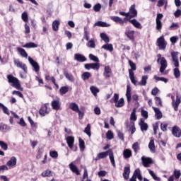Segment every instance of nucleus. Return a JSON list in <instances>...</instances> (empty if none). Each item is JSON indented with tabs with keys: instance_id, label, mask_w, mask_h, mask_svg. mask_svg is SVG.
<instances>
[{
	"instance_id": "obj_1",
	"label": "nucleus",
	"mask_w": 181,
	"mask_h": 181,
	"mask_svg": "<svg viewBox=\"0 0 181 181\" xmlns=\"http://www.w3.org/2000/svg\"><path fill=\"white\" fill-rule=\"evenodd\" d=\"M157 57V63L160 64V73H164L165 70L168 68V61L160 54H158Z\"/></svg>"
},
{
	"instance_id": "obj_2",
	"label": "nucleus",
	"mask_w": 181,
	"mask_h": 181,
	"mask_svg": "<svg viewBox=\"0 0 181 181\" xmlns=\"http://www.w3.org/2000/svg\"><path fill=\"white\" fill-rule=\"evenodd\" d=\"M8 82L11 83L12 87H14L17 90H22L21 86V82L18 78L13 76V75H7Z\"/></svg>"
},
{
	"instance_id": "obj_3",
	"label": "nucleus",
	"mask_w": 181,
	"mask_h": 181,
	"mask_svg": "<svg viewBox=\"0 0 181 181\" xmlns=\"http://www.w3.org/2000/svg\"><path fill=\"white\" fill-rule=\"evenodd\" d=\"M111 103H115V105L117 108H121V107H124L125 103L124 101V98H121L119 99V95L117 93H115L113 98L110 100Z\"/></svg>"
},
{
	"instance_id": "obj_4",
	"label": "nucleus",
	"mask_w": 181,
	"mask_h": 181,
	"mask_svg": "<svg viewBox=\"0 0 181 181\" xmlns=\"http://www.w3.org/2000/svg\"><path fill=\"white\" fill-rule=\"evenodd\" d=\"M156 46H158L159 50L166 49V46H168V42H166L163 35L160 36L157 39Z\"/></svg>"
},
{
	"instance_id": "obj_5",
	"label": "nucleus",
	"mask_w": 181,
	"mask_h": 181,
	"mask_svg": "<svg viewBox=\"0 0 181 181\" xmlns=\"http://www.w3.org/2000/svg\"><path fill=\"white\" fill-rule=\"evenodd\" d=\"M171 98L173 100L172 101V106L173 107L175 111H178L179 110V105L181 103V98L178 94L176 95V100H175V96L172 95Z\"/></svg>"
},
{
	"instance_id": "obj_6",
	"label": "nucleus",
	"mask_w": 181,
	"mask_h": 181,
	"mask_svg": "<svg viewBox=\"0 0 181 181\" xmlns=\"http://www.w3.org/2000/svg\"><path fill=\"white\" fill-rule=\"evenodd\" d=\"M14 64L18 69H21L22 70H23L24 73H28V66H26V64L21 62L19 59H15Z\"/></svg>"
},
{
	"instance_id": "obj_7",
	"label": "nucleus",
	"mask_w": 181,
	"mask_h": 181,
	"mask_svg": "<svg viewBox=\"0 0 181 181\" xmlns=\"http://www.w3.org/2000/svg\"><path fill=\"white\" fill-rule=\"evenodd\" d=\"M141 162L144 168H149L152 163H153V160L149 157L142 156Z\"/></svg>"
},
{
	"instance_id": "obj_8",
	"label": "nucleus",
	"mask_w": 181,
	"mask_h": 181,
	"mask_svg": "<svg viewBox=\"0 0 181 181\" xmlns=\"http://www.w3.org/2000/svg\"><path fill=\"white\" fill-rule=\"evenodd\" d=\"M171 57L173 62H174L175 67H179V52H171Z\"/></svg>"
},
{
	"instance_id": "obj_9",
	"label": "nucleus",
	"mask_w": 181,
	"mask_h": 181,
	"mask_svg": "<svg viewBox=\"0 0 181 181\" xmlns=\"http://www.w3.org/2000/svg\"><path fill=\"white\" fill-rule=\"evenodd\" d=\"M51 105L52 109L55 110V111H59V110H62V103L59 99L53 100L51 103Z\"/></svg>"
},
{
	"instance_id": "obj_10",
	"label": "nucleus",
	"mask_w": 181,
	"mask_h": 181,
	"mask_svg": "<svg viewBox=\"0 0 181 181\" xmlns=\"http://www.w3.org/2000/svg\"><path fill=\"white\" fill-rule=\"evenodd\" d=\"M28 62H29L30 64H31V66L33 67L34 71L37 73L39 71V70H40V66H39V64H37V62H36L35 60H33V59H32V57H28Z\"/></svg>"
},
{
	"instance_id": "obj_11",
	"label": "nucleus",
	"mask_w": 181,
	"mask_h": 181,
	"mask_svg": "<svg viewBox=\"0 0 181 181\" xmlns=\"http://www.w3.org/2000/svg\"><path fill=\"white\" fill-rule=\"evenodd\" d=\"M124 35L127 36V37H128V39H129L130 40H134V35H135V31L130 30L129 27H127L126 28V30L124 33Z\"/></svg>"
},
{
	"instance_id": "obj_12",
	"label": "nucleus",
	"mask_w": 181,
	"mask_h": 181,
	"mask_svg": "<svg viewBox=\"0 0 181 181\" xmlns=\"http://www.w3.org/2000/svg\"><path fill=\"white\" fill-rule=\"evenodd\" d=\"M128 13H129V19H132V18H136V16L138 15V11H136V9H135L134 4L131 6Z\"/></svg>"
},
{
	"instance_id": "obj_13",
	"label": "nucleus",
	"mask_w": 181,
	"mask_h": 181,
	"mask_svg": "<svg viewBox=\"0 0 181 181\" xmlns=\"http://www.w3.org/2000/svg\"><path fill=\"white\" fill-rule=\"evenodd\" d=\"M85 69L86 70H90V69L93 70H100V64L98 63L86 64H85Z\"/></svg>"
},
{
	"instance_id": "obj_14",
	"label": "nucleus",
	"mask_w": 181,
	"mask_h": 181,
	"mask_svg": "<svg viewBox=\"0 0 181 181\" xmlns=\"http://www.w3.org/2000/svg\"><path fill=\"white\" fill-rule=\"evenodd\" d=\"M172 134L176 138H180L181 136V129L177 126H175L173 127Z\"/></svg>"
},
{
	"instance_id": "obj_15",
	"label": "nucleus",
	"mask_w": 181,
	"mask_h": 181,
	"mask_svg": "<svg viewBox=\"0 0 181 181\" xmlns=\"http://www.w3.org/2000/svg\"><path fill=\"white\" fill-rule=\"evenodd\" d=\"M50 112V109L47 107V105H44L41 107L40 110V114L45 117V115H47L49 112Z\"/></svg>"
},
{
	"instance_id": "obj_16",
	"label": "nucleus",
	"mask_w": 181,
	"mask_h": 181,
	"mask_svg": "<svg viewBox=\"0 0 181 181\" xmlns=\"http://www.w3.org/2000/svg\"><path fill=\"white\" fill-rule=\"evenodd\" d=\"M66 141L69 148L73 149V146H74V137L69 136L66 138Z\"/></svg>"
},
{
	"instance_id": "obj_17",
	"label": "nucleus",
	"mask_w": 181,
	"mask_h": 181,
	"mask_svg": "<svg viewBox=\"0 0 181 181\" xmlns=\"http://www.w3.org/2000/svg\"><path fill=\"white\" fill-rule=\"evenodd\" d=\"M16 162H18L16 157L12 156L10 160L6 163V165L10 168H14V166H16Z\"/></svg>"
},
{
	"instance_id": "obj_18",
	"label": "nucleus",
	"mask_w": 181,
	"mask_h": 181,
	"mask_svg": "<svg viewBox=\"0 0 181 181\" xmlns=\"http://www.w3.org/2000/svg\"><path fill=\"white\" fill-rule=\"evenodd\" d=\"M74 60H76V62H80L81 63H83L87 60L86 57L81 54H74Z\"/></svg>"
},
{
	"instance_id": "obj_19",
	"label": "nucleus",
	"mask_w": 181,
	"mask_h": 181,
	"mask_svg": "<svg viewBox=\"0 0 181 181\" xmlns=\"http://www.w3.org/2000/svg\"><path fill=\"white\" fill-rule=\"evenodd\" d=\"M129 173H131V168H129V166L124 167L123 173L124 179L128 180L129 179Z\"/></svg>"
},
{
	"instance_id": "obj_20",
	"label": "nucleus",
	"mask_w": 181,
	"mask_h": 181,
	"mask_svg": "<svg viewBox=\"0 0 181 181\" xmlns=\"http://www.w3.org/2000/svg\"><path fill=\"white\" fill-rule=\"evenodd\" d=\"M139 125H140V128L142 132H144V131H148V124L145 122L144 119H140Z\"/></svg>"
},
{
	"instance_id": "obj_21",
	"label": "nucleus",
	"mask_w": 181,
	"mask_h": 181,
	"mask_svg": "<svg viewBox=\"0 0 181 181\" xmlns=\"http://www.w3.org/2000/svg\"><path fill=\"white\" fill-rule=\"evenodd\" d=\"M132 88L129 85L127 86V92H126V97L127 98V103H131V100H132V95L131 93Z\"/></svg>"
},
{
	"instance_id": "obj_22",
	"label": "nucleus",
	"mask_w": 181,
	"mask_h": 181,
	"mask_svg": "<svg viewBox=\"0 0 181 181\" xmlns=\"http://www.w3.org/2000/svg\"><path fill=\"white\" fill-rule=\"evenodd\" d=\"M107 155H110V150L105 152L99 153L95 158V160H100V159H104V158H107Z\"/></svg>"
},
{
	"instance_id": "obj_23",
	"label": "nucleus",
	"mask_w": 181,
	"mask_h": 181,
	"mask_svg": "<svg viewBox=\"0 0 181 181\" xmlns=\"http://www.w3.org/2000/svg\"><path fill=\"white\" fill-rule=\"evenodd\" d=\"M123 156L125 159H129L132 156V151L129 148H126L123 151Z\"/></svg>"
},
{
	"instance_id": "obj_24",
	"label": "nucleus",
	"mask_w": 181,
	"mask_h": 181,
	"mask_svg": "<svg viewBox=\"0 0 181 181\" xmlns=\"http://www.w3.org/2000/svg\"><path fill=\"white\" fill-rule=\"evenodd\" d=\"M83 38L86 39V40H90V30L88 26L83 27Z\"/></svg>"
},
{
	"instance_id": "obj_25",
	"label": "nucleus",
	"mask_w": 181,
	"mask_h": 181,
	"mask_svg": "<svg viewBox=\"0 0 181 181\" xmlns=\"http://www.w3.org/2000/svg\"><path fill=\"white\" fill-rule=\"evenodd\" d=\"M94 28H95V26H99L100 28H110V26H111V24H108L104 21H98L94 24Z\"/></svg>"
},
{
	"instance_id": "obj_26",
	"label": "nucleus",
	"mask_w": 181,
	"mask_h": 181,
	"mask_svg": "<svg viewBox=\"0 0 181 181\" xmlns=\"http://www.w3.org/2000/svg\"><path fill=\"white\" fill-rule=\"evenodd\" d=\"M69 168L74 173H76V175H80V171L78 170V168L76 165H74L73 163H71L69 165Z\"/></svg>"
},
{
	"instance_id": "obj_27",
	"label": "nucleus",
	"mask_w": 181,
	"mask_h": 181,
	"mask_svg": "<svg viewBox=\"0 0 181 181\" xmlns=\"http://www.w3.org/2000/svg\"><path fill=\"white\" fill-rule=\"evenodd\" d=\"M129 23L136 29H142V25L136 19L129 20Z\"/></svg>"
},
{
	"instance_id": "obj_28",
	"label": "nucleus",
	"mask_w": 181,
	"mask_h": 181,
	"mask_svg": "<svg viewBox=\"0 0 181 181\" xmlns=\"http://www.w3.org/2000/svg\"><path fill=\"white\" fill-rule=\"evenodd\" d=\"M103 76H105L106 78L111 77V68L110 66H105Z\"/></svg>"
},
{
	"instance_id": "obj_29",
	"label": "nucleus",
	"mask_w": 181,
	"mask_h": 181,
	"mask_svg": "<svg viewBox=\"0 0 181 181\" xmlns=\"http://www.w3.org/2000/svg\"><path fill=\"white\" fill-rule=\"evenodd\" d=\"M133 176L136 179L140 180V181H142V175H141V170H139V168H137L134 170V174H133Z\"/></svg>"
},
{
	"instance_id": "obj_30",
	"label": "nucleus",
	"mask_w": 181,
	"mask_h": 181,
	"mask_svg": "<svg viewBox=\"0 0 181 181\" xmlns=\"http://www.w3.org/2000/svg\"><path fill=\"white\" fill-rule=\"evenodd\" d=\"M109 158L113 168H115L116 165H115V159L114 158V153L111 149L109 150Z\"/></svg>"
},
{
	"instance_id": "obj_31",
	"label": "nucleus",
	"mask_w": 181,
	"mask_h": 181,
	"mask_svg": "<svg viewBox=\"0 0 181 181\" xmlns=\"http://www.w3.org/2000/svg\"><path fill=\"white\" fill-rule=\"evenodd\" d=\"M110 19L113 21V22H115L116 23L124 25V20L118 16H111Z\"/></svg>"
},
{
	"instance_id": "obj_32",
	"label": "nucleus",
	"mask_w": 181,
	"mask_h": 181,
	"mask_svg": "<svg viewBox=\"0 0 181 181\" xmlns=\"http://www.w3.org/2000/svg\"><path fill=\"white\" fill-rule=\"evenodd\" d=\"M153 111L155 112L156 119H160V118H162V112H160V110L155 107H153Z\"/></svg>"
},
{
	"instance_id": "obj_33",
	"label": "nucleus",
	"mask_w": 181,
	"mask_h": 181,
	"mask_svg": "<svg viewBox=\"0 0 181 181\" xmlns=\"http://www.w3.org/2000/svg\"><path fill=\"white\" fill-rule=\"evenodd\" d=\"M132 148L134 152V153H138V151L141 150V146L139 142H135L134 144H132Z\"/></svg>"
},
{
	"instance_id": "obj_34",
	"label": "nucleus",
	"mask_w": 181,
	"mask_h": 181,
	"mask_svg": "<svg viewBox=\"0 0 181 181\" xmlns=\"http://www.w3.org/2000/svg\"><path fill=\"white\" fill-rule=\"evenodd\" d=\"M8 131H11V127L7 124L0 123V132H6Z\"/></svg>"
},
{
	"instance_id": "obj_35",
	"label": "nucleus",
	"mask_w": 181,
	"mask_h": 181,
	"mask_svg": "<svg viewBox=\"0 0 181 181\" xmlns=\"http://www.w3.org/2000/svg\"><path fill=\"white\" fill-rule=\"evenodd\" d=\"M23 47H25V49H35L37 47V45L35 44V42H28L23 45Z\"/></svg>"
},
{
	"instance_id": "obj_36",
	"label": "nucleus",
	"mask_w": 181,
	"mask_h": 181,
	"mask_svg": "<svg viewBox=\"0 0 181 181\" xmlns=\"http://www.w3.org/2000/svg\"><path fill=\"white\" fill-rule=\"evenodd\" d=\"M148 171L149 175L153 179V180H155V181H162V179H160V177L156 176V175H155V173L153 171H152L151 169H148Z\"/></svg>"
},
{
	"instance_id": "obj_37",
	"label": "nucleus",
	"mask_w": 181,
	"mask_h": 181,
	"mask_svg": "<svg viewBox=\"0 0 181 181\" xmlns=\"http://www.w3.org/2000/svg\"><path fill=\"white\" fill-rule=\"evenodd\" d=\"M69 108H70V110H72V111H74L75 112H78V110H80L78 108V105H77L76 103H70Z\"/></svg>"
},
{
	"instance_id": "obj_38",
	"label": "nucleus",
	"mask_w": 181,
	"mask_h": 181,
	"mask_svg": "<svg viewBox=\"0 0 181 181\" xmlns=\"http://www.w3.org/2000/svg\"><path fill=\"white\" fill-rule=\"evenodd\" d=\"M41 176H42V177H50V176H53V172L49 170H47L42 173Z\"/></svg>"
},
{
	"instance_id": "obj_39",
	"label": "nucleus",
	"mask_w": 181,
	"mask_h": 181,
	"mask_svg": "<svg viewBox=\"0 0 181 181\" xmlns=\"http://www.w3.org/2000/svg\"><path fill=\"white\" fill-rule=\"evenodd\" d=\"M64 74L67 80H69V81H71V83H73L74 81V76H73V74H69L67 71H65Z\"/></svg>"
},
{
	"instance_id": "obj_40",
	"label": "nucleus",
	"mask_w": 181,
	"mask_h": 181,
	"mask_svg": "<svg viewBox=\"0 0 181 181\" xmlns=\"http://www.w3.org/2000/svg\"><path fill=\"white\" fill-rule=\"evenodd\" d=\"M148 81V76L145 75L141 77V80L138 83L139 86H146Z\"/></svg>"
},
{
	"instance_id": "obj_41",
	"label": "nucleus",
	"mask_w": 181,
	"mask_h": 181,
	"mask_svg": "<svg viewBox=\"0 0 181 181\" xmlns=\"http://www.w3.org/2000/svg\"><path fill=\"white\" fill-rule=\"evenodd\" d=\"M0 108L2 110L3 112L6 115H10L9 109L6 106H5L3 103H0Z\"/></svg>"
},
{
	"instance_id": "obj_42",
	"label": "nucleus",
	"mask_w": 181,
	"mask_h": 181,
	"mask_svg": "<svg viewBox=\"0 0 181 181\" xmlns=\"http://www.w3.org/2000/svg\"><path fill=\"white\" fill-rule=\"evenodd\" d=\"M17 50H18V53H20L21 56H22V57H25V58L28 57V53L26 52L25 49L18 47Z\"/></svg>"
},
{
	"instance_id": "obj_43",
	"label": "nucleus",
	"mask_w": 181,
	"mask_h": 181,
	"mask_svg": "<svg viewBox=\"0 0 181 181\" xmlns=\"http://www.w3.org/2000/svg\"><path fill=\"white\" fill-rule=\"evenodd\" d=\"M90 90L94 97H97V93H100V89L95 86H90Z\"/></svg>"
},
{
	"instance_id": "obj_44",
	"label": "nucleus",
	"mask_w": 181,
	"mask_h": 181,
	"mask_svg": "<svg viewBox=\"0 0 181 181\" xmlns=\"http://www.w3.org/2000/svg\"><path fill=\"white\" fill-rule=\"evenodd\" d=\"M86 46L90 47V49H95V41L94 40H88Z\"/></svg>"
},
{
	"instance_id": "obj_45",
	"label": "nucleus",
	"mask_w": 181,
	"mask_h": 181,
	"mask_svg": "<svg viewBox=\"0 0 181 181\" xmlns=\"http://www.w3.org/2000/svg\"><path fill=\"white\" fill-rule=\"evenodd\" d=\"M59 25H60V22L59 21H54L52 23V30H54V32H57V30H59Z\"/></svg>"
},
{
	"instance_id": "obj_46",
	"label": "nucleus",
	"mask_w": 181,
	"mask_h": 181,
	"mask_svg": "<svg viewBox=\"0 0 181 181\" xmlns=\"http://www.w3.org/2000/svg\"><path fill=\"white\" fill-rule=\"evenodd\" d=\"M21 19L23 21V22H25V23L29 22V16L28 15V12L24 11L21 14Z\"/></svg>"
},
{
	"instance_id": "obj_47",
	"label": "nucleus",
	"mask_w": 181,
	"mask_h": 181,
	"mask_svg": "<svg viewBox=\"0 0 181 181\" xmlns=\"http://www.w3.org/2000/svg\"><path fill=\"white\" fill-rule=\"evenodd\" d=\"M102 49H105V50H108L109 52H112L114 48L111 44H106L102 47Z\"/></svg>"
},
{
	"instance_id": "obj_48",
	"label": "nucleus",
	"mask_w": 181,
	"mask_h": 181,
	"mask_svg": "<svg viewBox=\"0 0 181 181\" xmlns=\"http://www.w3.org/2000/svg\"><path fill=\"white\" fill-rule=\"evenodd\" d=\"M100 37L104 40V42H105V43H108V42H110V37H108V35L104 33H100Z\"/></svg>"
},
{
	"instance_id": "obj_49",
	"label": "nucleus",
	"mask_w": 181,
	"mask_h": 181,
	"mask_svg": "<svg viewBox=\"0 0 181 181\" xmlns=\"http://www.w3.org/2000/svg\"><path fill=\"white\" fill-rule=\"evenodd\" d=\"M148 148L151 152H155V141L153 140H151L148 144Z\"/></svg>"
},
{
	"instance_id": "obj_50",
	"label": "nucleus",
	"mask_w": 181,
	"mask_h": 181,
	"mask_svg": "<svg viewBox=\"0 0 181 181\" xmlns=\"http://www.w3.org/2000/svg\"><path fill=\"white\" fill-rule=\"evenodd\" d=\"M49 156H51L53 159H57L59 158V153L56 151H50Z\"/></svg>"
},
{
	"instance_id": "obj_51",
	"label": "nucleus",
	"mask_w": 181,
	"mask_h": 181,
	"mask_svg": "<svg viewBox=\"0 0 181 181\" xmlns=\"http://www.w3.org/2000/svg\"><path fill=\"white\" fill-rule=\"evenodd\" d=\"M67 91H69V87H67V86H62L59 89V93H60L61 95H64V94H66V93H67Z\"/></svg>"
},
{
	"instance_id": "obj_52",
	"label": "nucleus",
	"mask_w": 181,
	"mask_h": 181,
	"mask_svg": "<svg viewBox=\"0 0 181 181\" xmlns=\"http://www.w3.org/2000/svg\"><path fill=\"white\" fill-rule=\"evenodd\" d=\"M91 77V74L90 72H84L82 74V79L86 81V80H88Z\"/></svg>"
},
{
	"instance_id": "obj_53",
	"label": "nucleus",
	"mask_w": 181,
	"mask_h": 181,
	"mask_svg": "<svg viewBox=\"0 0 181 181\" xmlns=\"http://www.w3.org/2000/svg\"><path fill=\"white\" fill-rule=\"evenodd\" d=\"M106 138L109 140L114 139V133L112 132V131H107V132L106 133Z\"/></svg>"
},
{
	"instance_id": "obj_54",
	"label": "nucleus",
	"mask_w": 181,
	"mask_h": 181,
	"mask_svg": "<svg viewBox=\"0 0 181 181\" xmlns=\"http://www.w3.org/2000/svg\"><path fill=\"white\" fill-rule=\"evenodd\" d=\"M91 127L90 126V124H88L87 125V127H86L84 132L85 134H88V136H89V138L91 136Z\"/></svg>"
},
{
	"instance_id": "obj_55",
	"label": "nucleus",
	"mask_w": 181,
	"mask_h": 181,
	"mask_svg": "<svg viewBox=\"0 0 181 181\" xmlns=\"http://www.w3.org/2000/svg\"><path fill=\"white\" fill-rule=\"evenodd\" d=\"M79 148L81 152H83L86 148L85 143L81 138L79 139Z\"/></svg>"
},
{
	"instance_id": "obj_56",
	"label": "nucleus",
	"mask_w": 181,
	"mask_h": 181,
	"mask_svg": "<svg viewBox=\"0 0 181 181\" xmlns=\"http://www.w3.org/2000/svg\"><path fill=\"white\" fill-rule=\"evenodd\" d=\"M0 147L4 151H8V144L3 141H0Z\"/></svg>"
},
{
	"instance_id": "obj_57",
	"label": "nucleus",
	"mask_w": 181,
	"mask_h": 181,
	"mask_svg": "<svg viewBox=\"0 0 181 181\" xmlns=\"http://www.w3.org/2000/svg\"><path fill=\"white\" fill-rule=\"evenodd\" d=\"M174 76L175 78H179L180 77V71L179 70V68L176 67L174 69Z\"/></svg>"
},
{
	"instance_id": "obj_58",
	"label": "nucleus",
	"mask_w": 181,
	"mask_h": 181,
	"mask_svg": "<svg viewBox=\"0 0 181 181\" xmlns=\"http://www.w3.org/2000/svg\"><path fill=\"white\" fill-rule=\"evenodd\" d=\"M129 131H131L132 135H133V134H135V131H136V129L135 128V124L134 122L130 123Z\"/></svg>"
},
{
	"instance_id": "obj_59",
	"label": "nucleus",
	"mask_w": 181,
	"mask_h": 181,
	"mask_svg": "<svg viewBox=\"0 0 181 181\" xmlns=\"http://www.w3.org/2000/svg\"><path fill=\"white\" fill-rule=\"evenodd\" d=\"M89 59L90 60H93V62H95L96 63H98V62H100V60L98 59V57H97L95 55L93 54H89Z\"/></svg>"
},
{
	"instance_id": "obj_60",
	"label": "nucleus",
	"mask_w": 181,
	"mask_h": 181,
	"mask_svg": "<svg viewBox=\"0 0 181 181\" xmlns=\"http://www.w3.org/2000/svg\"><path fill=\"white\" fill-rule=\"evenodd\" d=\"M156 28L157 30H160L162 29V21H156Z\"/></svg>"
},
{
	"instance_id": "obj_61",
	"label": "nucleus",
	"mask_w": 181,
	"mask_h": 181,
	"mask_svg": "<svg viewBox=\"0 0 181 181\" xmlns=\"http://www.w3.org/2000/svg\"><path fill=\"white\" fill-rule=\"evenodd\" d=\"M155 100H156V103L158 107H162V105H163V104H162V99H160V98L156 96L155 98Z\"/></svg>"
},
{
	"instance_id": "obj_62",
	"label": "nucleus",
	"mask_w": 181,
	"mask_h": 181,
	"mask_svg": "<svg viewBox=\"0 0 181 181\" xmlns=\"http://www.w3.org/2000/svg\"><path fill=\"white\" fill-rule=\"evenodd\" d=\"M93 11H95V12H100V11H101V4H97L96 5H95L93 6Z\"/></svg>"
},
{
	"instance_id": "obj_63",
	"label": "nucleus",
	"mask_w": 181,
	"mask_h": 181,
	"mask_svg": "<svg viewBox=\"0 0 181 181\" xmlns=\"http://www.w3.org/2000/svg\"><path fill=\"white\" fill-rule=\"evenodd\" d=\"M130 119L131 121H136V115L135 114V110H133V111L132 112Z\"/></svg>"
},
{
	"instance_id": "obj_64",
	"label": "nucleus",
	"mask_w": 181,
	"mask_h": 181,
	"mask_svg": "<svg viewBox=\"0 0 181 181\" xmlns=\"http://www.w3.org/2000/svg\"><path fill=\"white\" fill-rule=\"evenodd\" d=\"M141 116L144 117V119H148V111L141 110Z\"/></svg>"
}]
</instances>
